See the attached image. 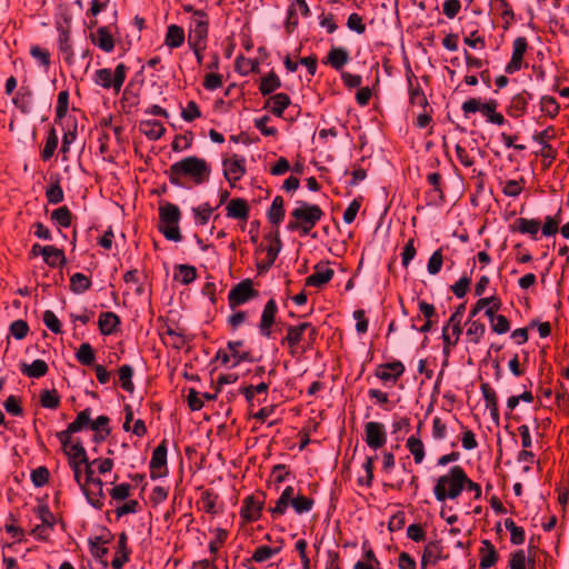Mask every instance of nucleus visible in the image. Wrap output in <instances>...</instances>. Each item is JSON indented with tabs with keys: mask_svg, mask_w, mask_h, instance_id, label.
Instances as JSON below:
<instances>
[{
	"mask_svg": "<svg viewBox=\"0 0 569 569\" xmlns=\"http://www.w3.org/2000/svg\"><path fill=\"white\" fill-rule=\"evenodd\" d=\"M88 422L89 412L88 410H82L64 430L57 432V438L61 443L64 455L68 457V465L73 472L76 482H80L82 465L87 463L89 458L82 442L79 439L73 441L72 435L83 430L88 426Z\"/></svg>",
	"mask_w": 569,
	"mask_h": 569,
	"instance_id": "1",
	"label": "nucleus"
},
{
	"mask_svg": "<svg viewBox=\"0 0 569 569\" xmlns=\"http://www.w3.org/2000/svg\"><path fill=\"white\" fill-rule=\"evenodd\" d=\"M211 168L209 163L197 156L186 157L172 163L166 174L169 182L176 187L186 188V179H189L194 184H202L210 178Z\"/></svg>",
	"mask_w": 569,
	"mask_h": 569,
	"instance_id": "2",
	"label": "nucleus"
},
{
	"mask_svg": "<svg viewBox=\"0 0 569 569\" xmlns=\"http://www.w3.org/2000/svg\"><path fill=\"white\" fill-rule=\"evenodd\" d=\"M298 207L291 212V219L288 221V231H299L300 236H308L317 223L325 216L323 210L318 204H312L302 200L297 201Z\"/></svg>",
	"mask_w": 569,
	"mask_h": 569,
	"instance_id": "3",
	"label": "nucleus"
},
{
	"mask_svg": "<svg viewBox=\"0 0 569 569\" xmlns=\"http://www.w3.org/2000/svg\"><path fill=\"white\" fill-rule=\"evenodd\" d=\"M109 4L110 0H91L90 8L86 13L84 24L89 30L97 28L96 36H117L120 32L117 26L116 9L110 11V21L100 24V16L108 13Z\"/></svg>",
	"mask_w": 569,
	"mask_h": 569,
	"instance_id": "4",
	"label": "nucleus"
},
{
	"mask_svg": "<svg viewBox=\"0 0 569 569\" xmlns=\"http://www.w3.org/2000/svg\"><path fill=\"white\" fill-rule=\"evenodd\" d=\"M465 469L459 466H452L446 475L440 476L437 479L433 488V493L439 502H443L447 499H457L462 492Z\"/></svg>",
	"mask_w": 569,
	"mask_h": 569,
	"instance_id": "5",
	"label": "nucleus"
},
{
	"mask_svg": "<svg viewBox=\"0 0 569 569\" xmlns=\"http://www.w3.org/2000/svg\"><path fill=\"white\" fill-rule=\"evenodd\" d=\"M181 211L179 207L171 202H166L159 207V231L170 241H181L182 236L179 228Z\"/></svg>",
	"mask_w": 569,
	"mask_h": 569,
	"instance_id": "6",
	"label": "nucleus"
},
{
	"mask_svg": "<svg viewBox=\"0 0 569 569\" xmlns=\"http://www.w3.org/2000/svg\"><path fill=\"white\" fill-rule=\"evenodd\" d=\"M128 67L119 63L114 70L110 68L98 69L94 72L93 81L103 89H112L114 93H119L127 78Z\"/></svg>",
	"mask_w": 569,
	"mask_h": 569,
	"instance_id": "7",
	"label": "nucleus"
},
{
	"mask_svg": "<svg viewBox=\"0 0 569 569\" xmlns=\"http://www.w3.org/2000/svg\"><path fill=\"white\" fill-rule=\"evenodd\" d=\"M258 296L259 291L254 289L253 281L251 279H243L229 291L228 306L231 310H236Z\"/></svg>",
	"mask_w": 569,
	"mask_h": 569,
	"instance_id": "8",
	"label": "nucleus"
},
{
	"mask_svg": "<svg viewBox=\"0 0 569 569\" xmlns=\"http://www.w3.org/2000/svg\"><path fill=\"white\" fill-rule=\"evenodd\" d=\"M82 493L84 495L88 503L94 509L101 510L104 506V492L103 481L100 478H96L89 483L82 482V473L80 475V482H77Z\"/></svg>",
	"mask_w": 569,
	"mask_h": 569,
	"instance_id": "9",
	"label": "nucleus"
},
{
	"mask_svg": "<svg viewBox=\"0 0 569 569\" xmlns=\"http://www.w3.org/2000/svg\"><path fill=\"white\" fill-rule=\"evenodd\" d=\"M426 180L431 186V188L426 191L427 204L435 207L442 206L446 201L442 176L439 172H430L427 174Z\"/></svg>",
	"mask_w": 569,
	"mask_h": 569,
	"instance_id": "10",
	"label": "nucleus"
},
{
	"mask_svg": "<svg viewBox=\"0 0 569 569\" xmlns=\"http://www.w3.org/2000/svg\"><path fill=\"white\" fill-rule=\"evenodd\" d=\"M264 506V495H250L247 496L240 509V516L246 522H256L261 518L262 509Z\"/></svg>",
	"mask_w": 569,
	"mask_h": 569,
	"instance_id": "11",
	"label": "nucleus"
},
{
	"mask_svg": "<svg viewBox=\"0 0 569 569\" xmlns=\"http://www.w3.org/2000/svg\"><path fill=\"white\" fill-rule=\"evenodd\" d=\"M167 439H163L152 451L149 462L150 478L152 480L167 476Z\"/></svg>",
	"mask_w": 569,
	"mask_h": 569,
	"instance_id": "12",
	"label": "nucleus"
},
{
	"mask_svg": "<svg viewBox=\"0 0 569 569\" xmlns=\"http://www.w3.org/2000/svg\"><path fill=\"white\" fill-rule=\"evenodd\" d=\"M406 80L408 83V96H409V103L411 106H418L423 109L429 107L428 99L420 86V82L417 78V76L413 73L411 67L408 64L406 67Z\"/></svg>",
	"mask_w": 569,
	"mask_h": 569,
	"instance_id": "13",
	"label": "nucleus"
},
{
	"mask_svg": "<svg viewBox=\"0 0 569 569\" xmlns=\"http://www.w3.org/2000/svg\"><path fill=\"white\" fill-rule=\"evenodd\" d=\"M365 440L371 449H380L387 442V432L383 423L369 421L365 425Z\"/></svg>",
	"mask_w": 569,
	"mask_h": 569,
	"instance_id": "14",
	"label": "nucleus"
},
{
	"mask_svg": "<svg viewBox=\"0 0 569 569\" xmlns=\"http://www.w3.org/2000/svg\"><path fill=\"white\" fill-rule=\"evenodd\" d=\"M497 108L498 102L495 99L481 102L480 99L470 98L466 100L461 106V110L466 117L470 113L481 112L488 122L490 121V117L493 114Z\"/></svg>",
	"mask_w": 569,
	"mask_h": 569,
	"instance_id": "15",
	"label": "nucleus"
},
{
	"mask_svg": "<svg viewBox=\"0 0 569 569\" xmlns=\"http://www.w3.org/2000/svg\"><path fill=\"white\" fill-rule=\"evenodd\" d=\"M278 312V306L274 299H269L263 307L260 322L259 332L262 337L270 339L272 338V326L276 322V316Z\"/></svg>",
	"mask_w": 569,
	"mask_h": 569,
	"instance_id": "16",
	"label": "nucleus"
},
{
	"mask_svg": "<svg viewBox=\"0 0 569 569\" xmlns=\"http://www.w3.org/2000/svg\"><path fill=\"white\" fill-rule=\"evenodd\" d=\"M246 173V160L244 158H239L238 156H233L230 159H226L223 161V176L231 187H234V183L239 181Z\"/></svg>",
	"mask_w": 569,
	"mask_h": 569,
	"instance_id": "17",
	"label": "nucleus"
},
{
	"mask_svg": "<svg viewBox=\"0 0 569 569\" xmlns=\"http://www.w3.org/2000/svg\"><path fill=\"white\" fill-rule=\"evenodd\" d=\"M406 368L400 360L381 363L376 368L375 376L383 382L396 383L403 375Z\"/></svg>",
	"mask_w": 569,
	"mask_h": 569,
	"instance_id": "18",
	"label": "nucleus"
},
{
	"mask_svg": "<svg viewBox=\"0 0 569 569\" xmlns=\"http://www.w3.org/2000/svg\"><path fill=\"white\" fill-rule=\"evenodd\" d=\"M298 13L302 17L310 14V9L306 0H290L286 20L287 32L291 33L297 28L299 23Z\"/></svg>",
	"mask_w": 569,
	"mask_h": 569,
	"instance_id": "19",
	"label": "nucleus"
},
{
	"mask_svg": "<svg viewBox=\"0 0 569 569\" xmlns=\"http://www.w3.org/2000/svg\"><path fill=\"white\" fill-rule=\"evenodd\" d=\"M264 239L270 242L266 248L267 259L262 263H258V268L267 270L274 263L279 252L282 249V242L278 229L273 232L267 233Z\"/></svg>",
	"mask_w": 569,
	"mask_h": 569,
	"instance_id": "20",
	"label": "nucleus"
},
{
	"mask_svg": "<svg viewBox=\"0 0 569 569\" xmlns=\"http://www.w3.org/2000/svg\"><path fill=\"white\" fill-rule=\"evenodd\" d=\"M131 549L128 546V535L122 531L118 535L116 556L111 561L113 569H122L130 560Z\"/></svg>",
	"mask_w": 569,
	"mask_h": 569,
	"instance_id": "21",
	"label": "nucleus"
},
{
	"mask_svg": "<svg viewBox=\"0 0 569 569\" xmlns=\"http://www.w3.org/2000/svg\"><path fill=\"white\" fill-rule=\"evenodd\" d=\"M310 327V322H301L297 326L289 325L287 327V335L281 340V345H287L290 349V355H295V348L301 342L305 331Z\"/></svg>",
	"mask_w": 569,
	"mask_h": 569,
	"instance_id": "22",
	"label": "nucleus"
},
{
	"mask_svg": "<svg viewBox=\"0 0 569 569\" xmlns=\"http://www.w3.org/2000/svg\"><path fill=\"white\" fill-rule=\"evenodd\" d=\"M418 309L421 316L425 318V322L422 326L418 328V332L428 333L429 331H431V329L438 322L439 319L436 307L432 303L427 302L426 300H419Z\"/></svg>",
	"mask_w": 569,
	"mask_h": 569,
	"instance_id": "23",
	"label": "nucleus"
},
{
	"mask_svg": "<svg viewBox=\"0 0 569 569\" xmlns=\"http://www.w3.org/2000/svg\"><path fill=\"white\" fill-rule=\"evenodd\" d=\"M12 103L22 114L33 110V92L29 86H21L12 98Z\"/></svg>",
	"mask_w": 569,
	"mask_h": 569,
	"instance_id": "24",
	"label": "nucleus"
},
{
	"mask_svg": "<svg viewBox=\"0 0 569 569\" xmlns=\"http://www.w3.org/2000/svg\"><path fill=\"white\" fill-rule=\"evenodd\" d=\"M532 98V93L528 92L527 90H522L521 92L515 94L507 108V113L512 118L522 117L526 113L527 106Z\"/></svg>",
	"mask_w": 569,
	"mask_h": 569,
	"instance_id": "25",
	"label": "nucleus"
},
{
	"mask_svg": "<svg viewBox=\"0 0 569 569\" xmlns=\"http://www.w3.org/2000/svg\"><path fill=\"white\" fill-rule=\"evenodd\" d=\"M349 60L350 56L347 49L332 46L326 58L322 60V63L339 71L349 62Z\"/></svg>",
	"mask_w": 569,
	"mask_h": 569,
	"instance_id": "26",
	"label": "nucleus"
},
{
	"mask_svg": "<svg viewBox=\"0 0 569 569\" xmlns=\"http://www.w3.org/2000/svg\"><path fill=\"white\" fill-rule=\"evenodd\" d=\"M462 330L451 329L449 326H443L441 330L442 339V353L445 357V365L452 352V349L458 345Z\"/></svg>",
	"mask_w": 569,
	"mask_h": 569,
	"instance_id": "27",
	"label": "nucleus"
},
{
	"mask_svg": "<svg viewBox=\"0 0 569 569\" xmlns=\"http://www.w3.org/2000/svg\"><path fill=\"white\" fill-rule=\"evenodd\" d=\"M312 274L306 278L307 287L321 288L331 281L335 276V271L331 268H323L320 263L315 266Z\"/></svg>",
	"mask_w": 569,
	"mask_h": 569,
	"instance_id": "28",
	"label": "nucleus"
},
{
	"mask_svg": "<svg viewBox=\"0 0 569 569\" xmlns=\"http://www.w3.org/2000/svg\"><path fill=\"white\" fill-rule=\"evenodd\" d=\"M481 545L479 549V567L480 569H489L497 563L499 553L490 540H482Z\"/></svg>",
	"mask_w": 569,
	"mask_h": 569,
	"instance_id": "29",
	"label": "nucleus"
},
{
	"mask_svg": "<svg viewBox=\"0 0 569 569\" xmlns=\"http://www.w3.org/2000/svg\"><path fill=\"white\" fill-rule=\"evenodd\" d=\"M243 345V340H231L227 342V350L229 351L233 360L232 365L230 366L231 368H234L239 363L244 361H253L250 350H241Z\"/></svg>",
	"mask_w": 569,
	"mask_h": 569,
	"instance_id": "30",
	"label": "nucleus"
},
{
	"mask_svg": "<svg viewBox=\"0 0 569 569\" xmlns=\"http://www.w3.org/2000/svg\"><path fill=\"white\" fill-rule=\"evenodd\" d=\"M512 232H520L529 234L533 240H537V234L540 229V221L536 219L518 218L510 226Z\"/></svg>",
	"mask_w": 569,
	"mask_h": 569,
	"instance_id": "31",
	"label": "nucleus"
},
{
	"mask_svg": "<svg viewBox=\"0 0 569 569\" xmlns=\"http://www.w3.org/2000/svg\"><path fill=\"white\" fill-rule=\"evenodd\" d=\"M120 317L112 311L101 312L98 319V327L103 336L114 333L120 326Z\"/></svg>",
	"mask_w": 569,
	"mask_h": 569,
	"instance_id": "32",
	"label": "nucleus"
},
{
	"mask_svg": "<svg viewBox=\"0 0 569 569\" xmlns=\"http://www.w3.org/2000/svg\"><path fill=\"white\" fill-rule=\"evenodd\" d=\"M280 551V548H272L270 546H266V545H262V546H259L256 548V550L253 551L251 558L249 559H246L243 561V566L247 568V569H254L251 563L252 562H257V563H261V562H264V561H268L269 559H271L273 556H276L277 553H279Z\"/></svg>",
	"mask_w": 569,
	"mask_h": 569,
	"instance_id": "33",
	"label": "nucleus"
},
{
	"mask_svg": "<svg viewBox=\"0 0 569 569\" xmlns=\"http://www.w3.org/2000/svg\"><path fill=\"white\" fill-rule=\"evenodd\" d=\"M227 217L232 219L247 220L249 216V204L246 199L233 198L226 207Z\"/></svg>",
	"mask_w": 569,
	"mask_h": 569,
	"instance_id": "34",
	"label": "nucleus"
},
{
	"mask_svg": "<svg viewBox=\"0 0 569 569\" xmlns=\"http://www.w3.org/2000/svg\"><path fill=\"white\" fill-rule=\"evenodd\" d=\"M295 495L292 486H288L283 489L280 497L277 499L274 507L269 508V512L272 518H278L286 513L289 506H291V496Z\"/></svg>",
	"mask_w": 569,
	"mask_h": 569,
	"instance_id": "35",
	"label": "nucleus"
},
{
	"mask_svg": "<svg viewBox=\"0 0 569 569\" xmlns=\"http://www.w3.org/2000/svg\"><path fill=\"white\" fill-rule=\"evenodd\" d=\"M139 130L149 140H159L166 132L163 124L158 120H142L139 123Z\"/></svg>",
	"mask_w": 569,
	"mask_h": 569,
	"instance_id": "36",
	"label": "nucleus"
},
{
	"mask_svg": "<svg viewBox=\"0 0 569 569\" xmlns=\"http://www.w3.org/2000/svg\"><path fill=\"white\" fill-rule=\"evenodd\" d=\"M283 204V198L281 196H276L267 211L268 221L276 227H279L284 219L286 211Z\"/></svg>",
	"mask_w": 569,
	"mask_h": 569,
	"instance_id": "37",
	"label": "nucleus"
},
{
	"mask_svg": "<svg viewBox=\"0 0 569 569\" xmlns=\"http://www.w3.org/2000/svg\"><path fill=\"white\" fill-rule=\"evenodd\" d=\"M208 16L203 11H194L190 21L189 36L208 34Z\"/></svg>",
	"mask_w": 569,
	"mask_h": 569,
	"instance_id": "38",
	"label": "nucleus"
},
{
	"mask_svg": "<svg viewBox=\"0 0 569 569\" xmlns=\"http://www.w3.org/2000/svg\"><path fill=\"white\" fill-rule=\"evenodd\" d=\"M425 557L432 566H436L440 560L447 559L448 555H443V548L439 540L429 541L422 552Z\"/></svg>",
	"mask_w": 569,
	"mask_h": 569,
	"instance_id": "39",
	"label": "nucleus"
},
{
	"mask_svg": "<svg viewBox=\"0 0 569 569\" xmlns=\"http://www.w3.org/2000/svg\"><path fill=\"white\" fill-rule=\"evenodd\" d=\"M20 370L29 378L39 379L48 373L49 367L44 360L36 359L30 365L23 363Z\"/></svg>",
	"mask_w": 569,
	"mask_h": 569,
	"instance_id": "40",
	"label": "nucleus"
},
{
	"mask_svg": "<svg viewBox=\"0 0 569 569\" xmlns=\"http://www.w3.org/2000/svg\"><path fill=\"white\" fill-rule=\"evenodd\" d=\"M58 142H59V139H58L57 130L54 127H51L48 130L46 142H44L43 149L41 150V153H40L41 159L43 161H48L53 157L56 149L58 147Z\"/></svg>",
	"mask_w": 569,
	"mask_h": 569,
	"instance_id": "41",
	"label": "nucleus"
},
{
	"mask_svg": "<svg viewBox=\"0 0 569 569\" xmlns=\"http://www.w3.org/2000/svg\"><path fill=\"white\" fill-rule=\"evenodd\" d=\"M466 323L469 325L466 331L469 342L478 345L486 333L485 323L475 319H468Z\"/></svg>",
	"mask_w": 569,
	"mask_h": 569,
	"instance_id": "42",
	"label": "nucleus"
},
{
	"mask_svg": "<svg viewBox=\"0 0 569 569\" xmlns=\"http://www.w3.org/2000/svg\"><path fill=\"white\" fill-rule=\"evenodd\" d=\"M91 286V279L81 272H76L70 277V290L77 295L88 291Z\"/></svg>",
	"mask_w": 569,
	"mask_h": 569,
	"instance_id": "43",
	"label": "nucleus"
},
{
	"mask_svg": "<svg viewBox=\"0 0 569 569\" xmlns=\"http://www.w3.org/2000/svg\"><path fill=\"white\" fill-rule=\"evenodd\" d=\"M280 87V78L276 74L274 71H270L266 77L261 79L259 84V91L262 96H269Z\"/></svg>",
	"mask_w": 569,
	"mask_h": 569,
	"instance_id": "44",
	"label": "nucleus"
},
{
	"mask_svg": "<svg viewBox=\"0 0 569 569\" xmlns=\"http://www.w3.org/2000/svg\"><path fill=\"white\" fill-rule=\"evenodd\" d=\"M219 496L214 491L207 489L204 490L200 496V502L202 505V510L206 513H209L211 516H214L218 513L217 509V502H218Z\"/></svg>",
	"mask_w": 569,
	"mask_h": 569,
	"instance_id": "45",
	"label": "nucleus"
},
{
	"mask_svg": "<svg viewBox=\"0 0 569 569\" xmlns=\"http://www.w3.org/2000/svg\"><path fill=\"white\" fill-rule=\"evenodd\" d=\"M269 101L271 102V112L276 117H282L283 111L291 103L290 97L283 92L271 96Z\"/></svg>",
	"mask_w": 569,
	"mask_h": 569,
	"instance_id": "46",
	"label": "nucleus"
},
{
	"mask_svg": "<svg viewBox=\"0 0 569 569\" xmlns=\"http://www.w3.org/2000/svg\"><path fill=\"white\" fill-rule=\"evenodd\" d=\"M119 375V382L120 387L129 392L132 393L134 390V385L132 382V376H133V369L130 365H122L118 369Z\"/></svg>",
	"mask_w": 569,
	"mask_h": 569,
	"instance_id": "47",
	"label": "nucleus"
},
{
	"mask_svg": "<svg viewBox=\"0 0 569 569\" xmlns=\"http://www.w3.org/2000/svg\"><path fill=\"white\" fill-rule=\"evenodd\" d=\"M236 70L242 76H247L251 72L256 73L260 70L259 62L257 59H250L243 56H239L236 59Z\"/></svg>",
	"mask_w": 569,
	"mask_h": 569,
	"instance_id": "48",
	"label": "nucleus"
},
{
	"mask_svg": "<svg viewBox=\"0 0 569 569\" xmlns=\"http://www.w3.org/2000/svg\"><path fill=\"white\" fill-rule=\"evenodd\" d=\"M406 447L413 456V460L417 465L421 463L425 458V446L420 438L411 436L407 440Z\"/></svg>",
	"mask_w": 569,
	"mask_h": 569,
	"instance_id": "49",
	"label": "nucleus"
},
{
	"mask_svg": "<svg viewBox=\"0 0 569 569\" xmlns=\"http://www.w3.org/2000/svg\"><path fill=\"white\" fill-rule=\"evenodd\" d=\"M76 359L83 366H92L96 360L92 346L89 342L81 343L78 351L76 352Z\"/></svg>",
	"mask_w": 569,
	"mask_h": 569,
	"instance_id": "50",
	"label": "nucleus"
},
{
	"mask_svg": "<svg viewBox=\"0 0 569 569\" xmlns=\"http://www.w3.org/2000/svg\"><path fill=\"white\" fill-rule=\"evenodd\" d=\"M61 398L56 389H43L40 391V405L47 409H57L60 406Z\"/></svg>",
	"mask_w": 569,
	"mask_h": 569,
	"instance_id": "51",
	"label": "nucleus"
},
{
	"mask_svg": "<svg viewBox=\"0 0 569 569\" xmlns=\"http://www.w3.org/2000/svg\"><path fill=\"white\" fill-rule=\"evenodd\" d=\"M505 527L510 531V542L515 546L522 545L526 539L525 530L522 527L516 525L511 518L505 520Z\"/></svg>",
	"mask_w": 569,
	"mask_h": 569,
	"instance_id": "52",
	"label": "nucleus"
},
{
	"mask_svg": "<svg viewBox=\"0 0 569 569\" xmlns=\"http://www.w3.org/2000/svg\"><path fill=\"white\" fill-rule=\"evenodd\" d=\"M313 505L315 500L310 497H306L302 495H298L297 497H295V495L291 496V507L299 515L309 512L312 509Z\"/></svg>",
	"mask_w": 569,
	"mask_h": 569,
	"instance_id": "53",
	"label": "nucleus"
},
{
	"mask_svg": "<svg viewBox=\"0 0 569 569\" xmlns=\"http://www.w3.org/2000/svg\"><path fill=\"white\" fill-rule=\"evenodd\" d=\"M541 111L550 118H556L559 114L560 106L555 97L542 96L540 99Z\"/></svg>",
	"mask_w": 569,
	"mask_h": 569,
	"instance_id": "54",
	"label": "nucleus"
},
{
	"mask_svg": "<svg viewBox=\"0 0 569 569\" xmlns=\"http://www.w3.org/2000/svg\"><path fill=\"white\" fill-rule=\"evenodd\" d=\"M51 219L60 227L69 228L72 223V213L67 206H62L52 211Z\"/></svg>",
	"mask_w": 569,
	"mask_h": 569,
	"instance_id": "55",
	"label": "nucleus"
},
{
	"mask_svg": "<svg viewBox=\"0 0 569 569\" xmlns=\"http://www.w3.org/2000/svg\"><path fill=\"white\" fill-rule=\"evenodd\" d=\"M214 533L216 538L209 542V551L213 556L212 561L216 560L219 548L226 543L229 536L228 530L223 528H217Z\"/></svg>",
	"mask_w": 569,
	"mask_h": 569,
	"instance_id": "56",
	"label": "nucleus"
},
{
	"mask_svg": "<svg viewBox=\"0 0 569 569\" xmlns=\"http://www.w3.org/2000/svg\"><path fill=\"white\" fill-rule=\"evenodd\" d=\"M46 198L51 204H58L63 201L64 193L59 180H56L47 188Z\"/></svg>",
	"mask_w": 569,
	"mask_h": 569,
	"instance_id": "57",
	"label": "nucleus"
},
{
	"mask_svg": "<svg viewBox=\"0 0 569 569\" xmlns=\"http://www.w3.org/2000/svg\"><path fill=\"white\" fill-rule=\"evenodd\" d=\"M69 108V92L62 90L58 93L57 107H56V119L54 121L60 122L67 114Z\"/></svg>",
	"mask_w": 569,
	"mask_h": 569,
	"instance_id": "58",
	"label": "nucleus"
},
{
	"mask_svg": "<svg viewBox=\"0 0 569 569\" xmlns=\"http://www.w3.org/2000/svg\"><path fill=\"white\" fill-rule=\"evenodd\" d=\"M525 184L523 177L519 180H508L502 188V193L507 197L517 198L522 192Z\"/></svg>",
	"mask_w": 569,
	"mask_h": 569,
	"instance_id": "59",
	"label": "nucleus"
},
{
	"mask_svg": "<svg viewBox=\"0 0 569 569\" xmlns=\"http://www.w3.org/2000/svg\"><path fill=\"white\" fill-rule=\"evenodd\" d=\"M213 208L210 207L208 202H204L196 208L192 209V212L194 214L196 223L200 226H204L208 223L212 212Z\"/></svg>",
	"mask_w": 569,
	"mask_h": 569,
	"instance_id": "60",
	"label": "nucleus"
},
{
	"mask_svg": "<svg viewBox=\"0 0 569 569\" xmlns=\"http://www.w3.org/2000/svg\"><path fill=\"white\" fill-rule=\"evenodd\" d=\"M30 54L33 59H36L40 66L49 67L51 63V54L48 49L42 48L38 44L31 46Z\"/></svg>",
	"mask_w": 569,
	"mask_h": 569,
	"instance_id": "61",
	"label": "nucleus"
},
{
	"mask_svg": "<svg viewBox=\"0 0 569 569\" xmlns=\"http://www.w3.org/2000/svg\"><path fill=\"white\" fill-rule=\"evenodd\" d=\"M193 134L191 131L186 134H177L171 143V149L174 152L183 151L192 146Z\"/></svg>",
	"mask_w": 569,
	"mask_h": 569,
	"instance_id": "62",
	"label": "nucleus"
},
{
	"mask_svg": "<svg viewBox=\"0 0 569 569\" xmlns=\"http://www.w3.org/2000/svg\"><path fill=\"white\" fill-rule=\"evenodd\" d=\"M443 264L442 248L437 249L428 260L427 270L431 276L440 272Z\"/></svg>",
	"mask_w": 569,
	"mask_h": 569,
	"instance_id": "63",
	"label": "nucleus"
},
{
	"mask_svg": "<svg viewBox=\"0 0 569 569\" xmlns=\"http://www.w3.org/2000/svg\"><path fill=\"white\" fill-rule=\"evenodd\" d=\"M50 472L47 467L40 466L32 470L31 481L34 487L41 488L49 482Z\"/></svg>",
	"mask_w": 569,
	"mask_h": 569,
	"instance_id": "64",
	"label": "nucleus"
}]
</instances>
